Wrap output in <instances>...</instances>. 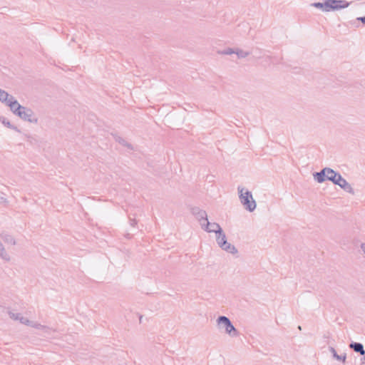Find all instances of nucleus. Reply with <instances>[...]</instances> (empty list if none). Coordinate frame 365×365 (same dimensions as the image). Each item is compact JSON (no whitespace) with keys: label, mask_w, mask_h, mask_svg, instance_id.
<instances>
[{"label":"nucleus","mask_w":365,"mask_h":365,"mask_svg":"<svg viewBox=\"0 0 365 365\" xmlns=\"http://www.w3.org/2000/svg\"><path fill=\"white\" fill-rule=\"evenodd\" d=\"M7 202L6 195L3 192L0 191V202L5 203Z\"/></svg>","instance_id":"nucleus-19"},{"label":"nucleus","mask_w":365,"mask_h":365,"mask_svg":"<svg viewBox=\"0 0 365 365\" xmlns=\"http://www.w3.org/2000/svg\"><path fill=\"white\" fill-rule=\"evenodd\" d=\"M235 54H236L240 58H244L248 56L249 53L240 48H235Z\"/></svg>","instance_id":"nucleus-17"},{"label":"nucleus","mask_w":365,"mask_h":365,"mask_svg":"<svg viewBox=\"0 0 365 365\" xmlns=\"http://www.w3.org/2000/svg\"><path fill=\"white\" fill-rule=\"evenodd\" d=\"M235 48H227L224 49L223 51L219 52V53L222 55H232L235 53Z\"/></svg>","instance_id":"nucleus-18"},{"label":"nucleus","mask_w":365,"mask_h":365,"mask_svg":"<svg viewBox=\"0 0 365 365\" xmlns=\"http://www.w3.org/2000/svg\"><path fill=\"white\" fill-rule=\"evenodd\" d=\"M200 225L202 230L209 233H215V235L222 230L220 225L217 222H210L207 220V214L205 211H200Z\"/></svg>","instance_id":"nucleus-5"},{"label":"nucleus","mask_w":365,"mask_h":365,"mask_svg":"<svg viewBox=\"0 0 365 365\" xmlns=\"http://www.w3.org/2000/svg\"><path fill=\"white\" fill-rule=\"evenodd\" d=\"M349 347L352 349L354 351L359 353L361 355L365 354L364 346L361 343L352 342L349 344Z\"/></svg>","instance_id":"nucleus-12"},{"label":"nucleus","mask_w":365,"mask_h":365,"mask_svg":"<svg viewBox=\"0 0 365 365\" xmlns=\"http://www.w3.org/2000/svg\"><path fill=\"white\" fill-rule=\"evenodd\" d=\"M311 6L321 10L322 12L326 13V0L322 2H314L311 4Z\"/></svg>","instance_id":"nucleus-15"},{"label":"nucleus","mask_w":365,"mask_h":365,"mask_svg":"<svg viewBox=\"0 0 365 365\" xmlns=\"http://www.w3.org/2000/svg\"><path fill=\"white\" fill-rule=\"evenodd\" d=\"M340 175H341L340 173L336 172L335 170H334L331 168H329V176H328L327 180L331 181L334 184L335 180L336 179H338V178L339 177Z\"/></svg>","instance_id":"nucleus-14"},{"label":"nucleus","mask_w":365,"mask_h":365,"mask_svg":"<svg viewBox=\"0 0 365 365\" xmlns=\"http://www.w3.org/2000/svg\"><path fill=\"white\" fill-rule=\"evenodd\" d=\"M364 360H365V357L364 358Z\"/></svg>","instance_id":"nucleus-23"},{"label":"nucleus","mask_w":365,"mask_h":365,"mask_svg":"<svg viewBox=\"0 0 365 365\" xmlns=\"http://www.w3.org/2000/svg\"><path fill=\"white\" fill-rule=\"evenodd\" d=\"M0 258L5 261V262H9L11 260V256L6 251L5 247L3 245V244L0 242Z\"/></svg>","instance_id":"nucleus-13"},{"label":"nucleus","mask_w":365,"mask_h":365,"mask_svg":"<svg viewBox=\"0 0 365 365\" xmlns=\"http://www.w3.org/2000/svg\"><path fill=\"white\" fill-rule=\"evenodd\" d=\"M13 245H15L16 244V242L14 239L11 240V242Z\"/></svg>","instance_id":"nucleus-22"},{"label":"nucleus","mask_w":365,"mask_h":365,"mask_svg":"<svg viewBox=\"0 0 365 365\" xmlns=\"http://www.w3.org/2000/svg\"><path fill=\"white\" fill-rule=\"evenodd\" d=\"M334 185L339 186L341 189H343L345 192L349 194H354V188L351 185L347 182L346 179H344L341 175H339L338 179L335 180Z\"/></svg>","instance_id":"nucleus-9"},{"label":"nucleus","mask_w":365,"mask_h":365,"mask_svg":"<svg viewBox=\"0 0 365 365\" xmlns=\"http://www.w3.org/2000/svg\"><path fill=\"white\" fill-rule=\"evenodd\" d=\"M215 240L217 245L224 251L232 255H236L237 250L230 242H227L225 233L222 230L215 235Z\"/></svg>","instance_id":"nucleus-6"},{"label":"nucleus","mask_w":365,"mask_h":365,"mask_svg":"<svg viewBox=\"0 0 365 365\" xmlns=\"http://www.w3.org/2000/svg\"><path fill=\"white\" fill-rule=\"evenodd\" d=\"M0 122L2 123V125L6 126V128H11V129H15L16 128V127L11 123L9 120L7 119L6 118L4 117V116H0Z\"/></svg>","instance_id":"nucleus-16"},{"label":"nucleus","mask_w":365,"mask_h":365,"mask_svg":"<svg viewBox=\"0 0 365 365\" xmlns=\"http://www.w3.org/2000/svg\"><path fill=\"white\" fill-rule=\"evenodd\" d=\"M329 352L332 354L334 359H335L336 361L342 362L344 364L346 362V353H342L341 354H338L336 353V351L333 347L329 348Z\"/></svg>","instance_id":"nucleus-11"},{"label":"nucleus","mask_w":365,"mask_h":365,"mask_svg":"<svg viewBox=\"0 0 365 365\" xmlns=\"http://www.w3.org/2000/svg\"><path fill=\"white\" fill-rule=\"evenodd\" d=\"M0 101L9 107L10 110H11V108L14 106V104L18 102L13 96L1 89H0Z\"/></svg>","instance_id":"nucleus-8"},{"label":"nucleus","mask_w":365,"mask_h":365,"mask_svg":"<svg viewBox=\"0 0 365 365\" xmlns=\"http://www.w3.org/2000/svg\"><path fill=\"white\" fill-rule=\"evenodd\" d=\"M7 314L11 320L18 322L21 324L31 328L43 334L50 335L54 332V329L48 325L29 318L27 315L19 312L16 310L9 309L7 310Z\"/></svg>","instance_id":"nucleus-1"},{"label":"nucleus","mask_w":365,"mask_h":365,"mask_svg":"<svg viewBox=\"0 0 365 365\" xmlns=\"http://www.w3.org/2000/svg\"><path fill=\"white\" fill-rule=\"evenodd\" d=\"M360 249L363 254L365 255V242H363L360 245Z\"/></svg>","instance_id":"nucleus-20"},{"label":"nucleus","mask_w":365,"mask_h":365,"mask_svg":"<svg viewBox=\"0 0 365 365\" xmlns=\"http://www.w3.org/2000/svg\"><path fill=\"white\" fill-rule=\"evenodd\" d=\"M351 4L346 0H326V13L339 11L347 9Z\"/></svg>","instance_id":"nucleus-7"},{"label":"nucleus","mask_w":365,"mask_h":365,"mask_svg":"<svg viewBox=\"0 0 365 365\" xmlns=\"http://www.w3.org/2000/svg\"><path fill=\"white\" fill-rule=\"evenodd\" d=\"M11 111L21 120L30 123L36 124L38 121L37 115L31 108L21 106L19 102L14 104Z\"/></svg>","instance_id":"nucleus-4"},{"label":"nucleus","mask_w":365,"mask_h":365,"mask_svg":"<svg viewBox=\"0 0 365 365\" xmlns=\"http://www.w3.org/2000/svg\"><path fill=\"white\" fill-rule=\"evenodd\" d=\"M356 20L361 21L363 24L365 25V16L358 17Z\"/></svg>","instance_id":"nucleus-21"},{"label":"nucleus","mask_w":365,"mask_h":365,"mask_svg":"<svg viewBox=\"0 0 365 365\" xmlns=\"http://www.w3.org/2000/svg\"><path fill=\"white\" fill-rule=\"evenodd\" d=\"M239 200L243 208L249 212H253L257 208V202L254 199L252 193L245 187H237Z\"/></svg>","instance_id":"nucleus-2"},{"label":"nucleus","mask_w":365,"mask_h":365,"mask_svg":"<svg viewBox=\"0 0 365 365\" xmlns=\"http://www.w3.org/2000/svg\"><path fill=\"white\" fill-rule=\"evenodd\" d=\"M330 168H324L320 172L313 174L314 180L318 183H323L327 180Z\"/></svg>","instance_id":"nucleus-10"},{"label":"nucleus","mask_w":365,"mask_h":365,"mask_svg":"<svg viewBox=\"0 0 365 365\" xmlns=\"http://www.w3.org/2000/svg\"><path fill=\"white\" fill-rule=\"evenodd\" d=\"M216 327L221 333L230 338H236L240 335L230 319L225 316H220L216 319Z\"/></svg>","instance_id":"nucleus-3"}]
</instances>
